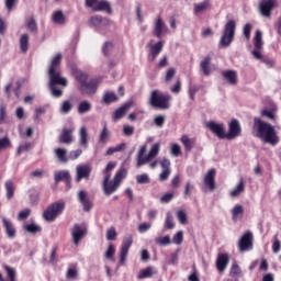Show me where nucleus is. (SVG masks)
Instances as JSON below:
<instances>
[{
	"label": "nucleus",
	"instance_id": "obj_1",
	"mask_svg": "<svg viewBox=\"0 0 281 281\" xmlns=\"http://www.w3.org/2000/svg\"><path fill=\"white\" fill-rule=\"evenodd\" d=\"M63 60V54H57L52 59L50 65L48 67V77H49V83L48 87L50 89V93L54 98H60L63 95V90L58 89L56 87L57 85L59 87H67L68 81L66 78L63 77L60 72V63Z\"/></svg>",
	"mask_w": 281,
	"mask_h": 281
},
{
	"label": "nucleus",
	"instance_id": "obj_2",
	"mask_svg": "<svg viewBox=\"0 0 281 281\" xmlns=\"http://www.w3.org/2000/svg\"><path fill=\"white\" fill-rule=\"evenodd\" d=\"M252 133L255 137L261 139L263 144H270V146H276V144L280 142V137H278V132H276V127L262 121V119L260 117L254 119Z\"/></svg>",
	"mask_w": 281,
	"mask_h": 281
},
{
	"label": "nucleus",
	"instance_id": "obj_3",
	"mask_svg": "<svg viewBox=\"0 0 281 281\" xmlns=\"http://www.w3.org/2000/svg\"><path fill=\"white\" fill-rule=\"evenodd\" d=\"M161 148V144L155 143L148 155H146L147 146L143 145L139 147L137 156H136V168H142V166H146V164H150L157 155H159V149Z\"/></svg>",
	"mask_w": 281,
	"mask_h": 281
},
{
	"label": "nucleus",
	"instance_id": "obj_4",
	"mask_svg": "<svg viewBox=\"0 0 281 281\" xmlns=\"http://www.w3.org/2000/svg\"><path fill=\"white\" fill-rule=\"evenodd\" d=\"M170 100L172 97L168 93H162L159 90H153L149 98V104L154 106V109H170Z\"/></svg>",
	"mask_w": 281,
	"mask_h": 281
},
{
	"label": "nucleus",
	"instance_id": "obj_5",
	"mask_svg": "<svg viewBox=\"0 0 281 281\" xmlns=\"http://www.w3.org/2000/svg\"><path fill=\"white\" fill-rule=\"evenodd\" d=\"M65 211V202H55L49 204L43 212V218L46 223H54Z\"/></svg>",
	"mask_w": 281,
	"mask_h": 281
},
{
	"label": "nucleus",
	"instance_id": "obj_6",
	"mask_svg": "<svg viewBox=\"0 0 281 281\" xmlns=\"http://www.w3.org/2000/svg\"><path fill=\"white\" fill-rule=\"evenodd\" d=\"M234 36H236V21L231 20L224 26V32L220 40L221 47H229L234 42Z\"/></svg>",
	"mask_w": 281,
	"mask_h": 281
},
{
	"label": "nucleus",
	"instance_id": "obj_7",
	"mask_svg": "<svg viewBox=\"0 0 281 281\" xmlns=\"http://www.w3.org/2000/svg\"><path fill=\"white\" fill-rule=\"evenodd\" d=\"M239 251H251L254 249V234L251 232H246L238 241Z\"/></svg>",
	"mask_w": 281,
	"mask_h": 281
},
{
	"label": "nucleus",
	"instance_id": "obj_8",
	"mask_svg": "<svg viewBox=\"0 0 281 281\" xmlns=\"http://www.w3.org/2000/svg\"><path fill=\"white\" fill-rule=\"evenodd\" d=\"M135 101L134 100H130L125 103H123L119 109H116L113 112L112 115V120L114 122H120V120H122V117H124V115H126V113H128V111H131V109H133V106H135Z\"/></svg>",
	"mask_w": 281,
	"mask_h": 281
},
{
	"label": "nucleus",
	"instance_id": "obj_9",
	"mask_svg": "<svg viewBox=\"0 0 281 281\" xmlns=\"http://www.w3.org/2000/svg\"><path fill=\"white\" fill-rule=\"evenodd\" d=\"M206 128H209L213 135H216L218 139H226L225 124L216 123L215 121H209L206 123Z\"/></svg>",
	"mask_w": 281,
	"mask_h": 281
},
{
	"label": "nucleus",
	"instance_id": "obj_10",
	"mask_svg": "<svg viewBox=\"0 0 281 281\" xmlns=\"http://www.w3.org/2000/svg\"><path fill=\"white\" fill-rule=\"evenodd\" d=\"M154 36L156 38H161L164 34H168V25H166V22H164V19H161V15H157L155 22H154Z\"/></svg>",
	"mask_w": 281,
	"mask_h": 281
},
{
	"label": "nucleus",
	"instance_id": "obj_11",
	"mask_svg": "<svg viewBox=\"0 0 281 281\" xmlns=\"http://www.w3.org/2000/svg\"><path fill=\"white\" fill-rule=\"evenodd\" d=\"M117 188H120V186L115 182V180H111V175L104 176L103 191L105 196H111V194L117 192Z\"/></svg>",
	"mask_w": 281,
	"mask_h": 281
},
{
	"label": "nucleus",
	"instance_id": "obj_12",
	"mask_svg": "<svg viewBox=\"0 0 281 281\" xmlns=\"http://www.w3.org/2000/svg\"><path fill=\"white\" fill-rule=\"evenodd\" d=\"M255 49L252 50V56L257 60H262V32L256 31V35L254 38Z\"/></svg>",
	"mask_w": 281,
	"mask_h": 281
},
{
	"label": "nucleus",
	"instance_id": "obj_13",
	"mask_svg": "<svg viewBox=\"0 0 281 281\" xmlns=\"http://www.w3.org/2000/svg\"><path fill=\"white\" fill-rule=\"evenodd\" d=\"M240 123L238 120L233 119L228 124V133H226V139H236L241 133Z\"/></svg>",
	"mask_w": 281,
	"mask_h": 281
},
{
	"label": "nucleus",
	"instance_id": "obj_14",
	"mask_svg": "<svg viewBox=\"0 0 281 281\" xmlns=\"http://www.w3.org/2000/svg\"><path fill=\"white\" fill-rule=\"evenodd\" d=\"M216 169H210L204 176V186L210 190V192H214L216 190Z\"/></svg>",
	"mask_w": 281,
	"mask_h": 281
},
{
	"label": "nucleus",
	"instance_id": "obj_15",
	"mask_svg": "<svg viewBox=\"0 0 281 281\" xmlns=\"http://www.w3.org/2000/svg\"><path fill=\"white\" fill-rule=\"evenodd\" d=\"M132 245H133V236L128 235L122 241L121 252H120L121 265H124V262H126V257L128 256V249H131Z\"/></svg>",
	"mask_w": 281,
	"mask_h": 281
},
{
	"label": "nucleus",
	"instance_id": "obj_16",
	"mask_svg": "<svg viewBox=\"0 0 281 281\" xmlns=\"http://www.w3.org/2000/svg\"><path fill=\"white\" fill-rule=\"evenodd\" d=\"M76 182L80 183L82 179H89L91 177V167L89 165H78L76 167Z\"/></svg>",
	"mask_w": 281,
	"mask_h": 281
},
{
	"label": "nucleus",
	"instance_id": "obj_17",
	"mask_svg": "<svg viewBox=\"0 0 281 281\" xmlns=\"http://www.w3.org/2000/svg\"><path fill=\"white\" fill-rule=\"evenodd\" d=\"M276 8V0H265L259 4V12L261 16L269 19L271 16V11Z\"/></svg>",
	"mask_w": 281,
	"mask_h": 281
},
{
	"label": "nucleus",
	"instance_id": "obj_18",
	"mask_svg": "<svg viewBox=\"0 0 281 281\" xmlns=\"http://www.w3.org/2000/svg\"><path fill=\"white\" fill-rule=\"evenodd\" d=\"M149 47V55H148V60L149 63H155L159 54L164 50V42L160 41L156 44H148Z\"/></svg>",
	"mask_w": 281,
	"mask_h": 281
},
{
	"label": "nucleus",
	"instance_id": "obj_19",
	"mask_svg": "<svg viewBox=\"0 0 281 281\" xmlns=\"http://www.w3.org/2000/svg\"><path fill=\"white\" fill-rule=\"evenodd\" d=\"M80 91L86 95H93L98 91V79H91L80 86Z\"/></svg>",
	"mask_w": 281,
	"mask_h": 281
},
{
	"label": "nucleus",
	"instance_id": "obj_20",
	"mask_svg": "<svg viewBox=\"0 0 281 281\" xmlns=\"http://www.w3.org/2000/svg\"><path fill=\"white\" fill-rule=\"evenodd\" d=\"M2 225L4 227V232L11 240L16 238V228H14V224L7 217H2Z\"/></svg>",
	"mask_w": 281,
	"mask_h": 281
},
{
	"label": "nucleus",
	"instance_id": "obj_21",
	"mask_svg": "<svg viewBox=\"0 0 281 281\" xmlns=\"http://www.w3.org/2000/svg\"><path fill=\"white\" fill-rule=\"evenodd\" d=\"M227 265H229V255L228 254H220L216 259V269L220 273H223L227 269Z\"/></svg>",
	"mask_w": 281,
	"mask_h": 281
},
{
	"label": "nucleus",
	"instance_id": "obj_22",
	"mask_svg": "<svg viewBox=\"0 0 281 281\" xmlns=\"http://www.w3.org/2000/svg\"><path fill=\"white\" fill-rule=\"evenodd\" d=\"M85 234H87V229L86 228H81L80 225L75 224L72 229H71V236H72V241L75 243V245H78V243H80V240H82V237L85 236Z\"/></svg>",
	"mask_w": 281,
	"mask_h": 281
},
{
	"label": "nucleus",
	"instance_id": "obj_23",
	"mask_svg": "<svg viewBox=\"0 0 281 281\" xmlns=\"http://www.w3.org/2000/svg\"><path fill=\"white\" fill-rule=\"evenodd\" d=\"M78 199L81 205H83V211L85 212H91V209L93 207V204L89 200V195L87 194V191H79L78 193Z\"/></svg>",
	"mask_w": 281,
	"mask_h": 281
},
{
	"label": "nucleus",
	"instance_id": "obj_24",
	"mask_svg": "<svg viewBox=\"0 0 281 281\" xmlns=\"http://www.w3.org/2000/svg\"><path fill=\"white\" fill-rule=\"evenodd\" d=\"M75 128H64L61 131V134L59 136L60 144H71L74 142V136L71 134L74 133Z\"/></svg>",
	"mask_w": 281,
	"mask_h": 281
},
{
	"label": "nucleus",
	"instance_id": "obj_25",
	"mask_svg": "<svg viewBox=\"0 0 281 281\" xmlns=\"http://www.w3.org/2000/svg\"><path fill=\"white\" fill-rule=\"evenodd\" d=\"M54 179L55 183H60V181L69 183V181H71V173H69V170L55 171Z\"/></svg>",
	"mask_w": 281,
	"mask_h": 281
},
{
	"label": "nucleus",
	"instance_id": "obj_26",
	"mask_svg": "<svg viewBox=\"0 0 281 281\" xmlns=\"http://www.w3.org/2000/svg\"><path fill=\"white\" fill-rule=\"evenodd\" d=\"M232 221H234V223H238V221H241L243 216L245 215V207H243V205L240 204H236L232 211Z\"/></svg>",
	"mask_w": 281,
	"mask_h": 281
},
{
	"label": "nucleus",
	"instance_id": "obj_27",
	"mask_svg": "<svg viewBox=\"0 0 281 281\" xmlns=\"http://www.w3.org/2000/svg\"><path fill=\"white\" fill-rule=\"evenodd\" d=\"M25 27L31 34H38V22H36V18L34 15H31L25 21Z\"/></svg>",
	"mask_w": 281,
	"mask_h": 281
},
{
	"label": "nucleus",
	"instance_id": "obj_28",
	"mask_svg": "<svg viewBox=\"0 0 281 281\" xmlns=\"http://www.w3.org/2000/svg\"><path fill=\"white\" fill-rule=\"evenodd\" d=\"M212 57L206 56L200 61V69L204 74V76H210L212 74Z\"/></svg>",
	"mask_w": 281,
	"mask_h": 281
},
{
	"label": "nucleus",
	"instance_id": "obj_29",
	"mask_svg": "<svg viewBox=\"0 0 281 281\" xmlns=\"http://www.w3.org/2000/svg\"><path fill=\"white\" fill-rule=\"evenodd\" d=\"M79 145L82 148H89V132L86 126H82L79 131Z\"/></svg>",
	"mask_w": 281,
	"mask_h": 281
},
{
	"label": "nucleus",
	"instance_id": "obj_30",
	"mask_svg": "<svg viewBox=\"0 0 281 281\" xmlns=\"http://www.w3.org/2000/svg\"><path fill=\"white\" fill-rule=\"evenodd\" d=\"M3 269L7 273V279H4L3 274L0 272V281H16V269L10 266H3Z\"/></svg>",
	"mask_w": 281,
	"mask_h": 281
},
{
	"label": "nucleus",
	"instance_id": "obj_31",
	"mask_svg": "<svg viewBox=\"0 0 281 281\" xmlns=\"http://www.w3.org/2000/svg\"><path fill=\"white\" fill-rule=\"evenodd\" d=\"M222 76L229 85H236V82H238V72H236V70H224Z\"/></svg>",
	"mask_w": 281,
	"mask_h": 281
},
{
	"label": "nucleus",
	"instance_id": "obj_32",
	"mask_svg": "<svg viewBox=\"0 0 281 281\" xmlns=\"http://www.w3.org/2000/svg\"><path fill=\"white\" fill-rule=\"evenodd\" d=\"M72 75L75 80L79 82L80 87H82V85H85V82H87V80L89 79V76H87V74L82 72V70L78 68H72Z\"/></svg>",
	"mask_w": 281,
	"mask_h": 281
},
{
	"label": "nucleus",
	"instance_id": "obj_33",
	"mask_svg": "<svg viewBox=\"0 0 281 281\" xmlns=\"http://www.w3.org/2000/svg\"><path fill=\"white\" fill-rule=\"evenodd\" d=\"M94 12H106L108 14H111L113 12V9H111V3L106 0H99L97 3V9Z\"/></svg>",
	"mask_w": 281,
	"mask_h": 281
},
{
	"label": "nucleus",
	"instance_id": "obj_34",
	"mask_svg": "<svg viewBox=\"0 0 281 281\" xmlns=\"http://www.w3.org/2000/svg\"><path fill=\"white\" fill-rule=\"evenodd\" d=\"M245 192V180L240 179L237 186L231 191L229 196L232 199L238 198L239 194Z\"/></svg>",
	"mask_w": 281,
	"mask_h": 281
},
{
	"label": "nucleus",
	"instance_id": "obj_35",
	"mask_svg": "<svg viewBox=\"0 0 281 281\" xmlns=\"http://www.w3.org/2000/svg\"><path fill=\"white\" fill-rule=\"evenodd\" d=\"M20 49L23 54H27V49H30V35L27 33L20 37Z\"/></svg>",
	"mask_w": 281,
	"mask_h": 281
},
{
	"label": "nucleus",
	"instance_id": "obj_36",
	"mask_svg": "<svg viewBox=\"0 0 281 281\" xmlns=\"http://www.w3.org/2000/svg\"><path fill=\"white\" fill-rule=\"evenodd\" d=\"M117 100H120L117 94H115V92H111V91L105 92L102 98L103 104H111L113 102H117Z\"/></svg>",
	"mask_w": 281,
	"mask_h": 281
},
{
	"label": "nucleus",
	"instance_id": "obj_37",
	"mask_svg": "<svg viewBox=\"0 0 281 281\" xmlns=\"http://www.w3.org/2000/svg\"><path fill=\"white\" fill-rule=\"evenodd\" d=\"M52 21L56 25H65L66 20H65V14H63V11L53 12Z\"/></svg>",
	"mask_w": 281,
	"mask_h": 281
},
{
	"label": "nucleus",
	"instance_id": "obj_38",
	"mask_svg": "<svg viewBox=\"0 0 281 281\" xmlns=\"http://www.w3.org/2000/svg\"><path fill=\"white\" fill-rule=\"evenodd\" d=\"M180 142L183 144L184 150L187 153H190L192 150V148H194L195 140L192 138H189L187 135H183L181 137Z\"/></svg>",
	"mask_w": 281,
	"mask_h": 281
},
{
	"label": "nucleus",
	"instance_id": "obj_39",
	"mask_svg": "<svg viewBox=\"0 0 281 281\" xmlns=\"http://www.w3.org/2000/svg\"><path fill=\"white\" fill-rule=\"evenodd\" d=\"M155 272V269L153 267H147L146 269H143L137 274L138 280H146V278H153Z\"/></svg>",
	"mask_w": 281,
	"mask_h": 281
},
{
	"label": "nucleus",
	"instance_id": "obj_40",
	"mask_svg": "<svg viewBox=\"0 0 281 281\" xmlns=\"http://www.w3.org/2000/svg\"><path fill=\"white\" fill-rule=\"evenodd\" d=\"M193 8L194 14H201V12H205V10L210 8V0H204L203 2L195 3Z\"/></svg>",
	"mask_w": 281,
	"mask_h": 281
},
{
	"label": "nucleus",
	"instance_id": "obj_41",
	"mask_svg": "<svg viewBox=\"0 0 281 281\" xmlns=\"http://www.w3.org/2000/svg\"><path fill=\"white\" fill-rule=\"evenodd\" d=\"M4 188H5L8 201H11V199H14V182L12 180L5 181Z\"/></svg>",
	"mask_w": 281,
	"mask_h": 281
},
{
	"label": "nucleus",
	"instance_id": "obj_42",
	"mask_svg": "<svg viewBox=\"0 0 281 281\" xmlns=\"http://www.w3.org/2000/svg\"><path fill=\"white\" fill-rule=\"evenodd\" d=\"M55 155L60 164H67L69 161V159L67 158V149L65 148L55 149Z\"/></svg>",
	"mask_w": 281,
	"mask_h": 281
},
{
	"label": "nucleus",
	"instance_id": "obj_43",
	"mask_svg": "<svg viewBox=\"0 0 281 281\" xmlns=\"http://www.w3.org/2000/svg\"><path fill=\"white\" fill-rule=\"evenodd\" d=\"M111 137V132L109 131V127L106 124L103 126L100 135H99V143L100 144H106L109 142V138Z\"/></svg>",
	"mask_w": 281,
	"mask_h": 281
},
{
	"label": "nucleus",
	"instance_id": "obj_44",
	"mask_svg": "<svg viewBox=\"0 0 281 281\" xmlns=\"http://www.w3.org/2000/svg\"><path fill=\"white\" fill-rule=\"evenodd\" d=\"M66 278L68 280H78V266L77 265H72L68 268V270L66 272Z\"/></svg>",
	"mask_w": 281,
	"mask_h": 281
},
{
	"label": "nucleus",
	"instance_id": "obj_45",
	"mask_svg": "<svg viewBox=\"0 0 281 281\" xmlns=\"http://www.w3.org/2000/svg\"><path fill=\"white\" fill-rule=\"evenodd\" d=\"M104 259L111 260V262H115V246H113V244L108 246V249L104 254Z\"/></svg>",
	"mask_w": 281,
	"mask_h": 281
},
{
	"label": "nucleus",
	"instance_id": "obj_46",
	"mask_svg": "<svg viewBox=\"0 0 281 281\" xmlns=\"http://www.w3.org/2000/svg\"><path fill=\"white\" fill-rule=\"evenodd\" d=\"M201 89H203V86H201V85L190 86L189 90H188L190 100L194 101L196 98V93H199V91H201Z\"/></svg>",
	"mask_w": 281,
	"mask_h": 281
},
{
	"label": "nucleus",
	"instance_id": "obj_47",
	"mask_svg": "<svg viewBox=\"0 0 281 281\" xmlns=\"http://www.w3.org/2000/svg\"><path fill=\"white\" fill-rule=\"evenodd\" d=\"M77 111L80 115H83V113H89V111H91V103L89 101L80 102Z\"/></svg>",
	"mask_w": 281,
	"mask_h": 281
},
{
	"label": "nucleus",
	"instance_id": "obj_48",
	"mask_svg": "<svg viewBox=\"0 0 281 281\" xmlns=\"http://www.w3.org/2000/svg\"><path fill=\"white\" fill-rule=\"evenodd\" d=\"M32 143H24L19 145L18 149H16V156L21 157V155H23V153H30V150H32Z\"/></svg>",
	"mask_w": 281,
	"mask_h": 281
},
{
	"label": "nucleus",
	"instance_id": "obj_49",
	"mask_svg": "<svg viewBox=\"0 0 281 281\" xmlns=\"http://www.w3.org/2000/svg\"><path fill=\"white\" fill-rule=\"evenodd\" d=\"M155 243L159 245V247H168L172 241L170 240V236L167 235L164 237H156Z\"/></svg>",
	"mask_w": 281,
	"mask_h": 281
},
{
	"label": "nucleus",
	"instance_id": "obj_50",
	"mask_svg": "<svg viewBox=\"0 0 281 281\" xmlns=\"http://www.w3.org/2000/svg\"><path fill=\"white\" fill-rule=\"evenodd\" d=\"M165 227L167 229H175V218L172 217V214H170V212L166 214Z\"/></svg>",
	"mask_w": 281,
	"mask_h": 281
},
{
	"label": "nucleus",
	"instance_id": "obj_51",
	"mask_svg": "<svg viewBox=\"0 0 281 281\" xmlns=\"http://www.w3.org/2000/svg\"><path fill=\"white\" fill-rule=\"evenodd\" d=\"M126 177V169H121L119 170L114 178H113V181L117 183V186L120 187L121 183H122V180Z\"/></svg>",
	"mask_w": 281,
	"mask_h": 281
},
{
	"label": "nucleus",
	"instance_id": "obj_52",
	"mask_svg": "<svg viewBox=\"0 0 281 281\" xmlns=\"http://www.w3.org/2000/svg\"><path fill=\"white\" fill-rule=\"evenodd\" d=\"M5 148H12V142L8 136L0 138V153L5 150Z\"/></svg>",
	"mask_w": 281,
	"mask_h": 281
},
{
	"label": "nucleus",
	"instance_id": "obj_53",
	"mask_svg": "<svg viewBox=\"0 0 281 281\" xmlns=\"http://www.w3.org/2000/svg\"><path fill=\"white\" fill-rule=\"evenodd\" d=\"M74 109V104H71V101L66 100L61 103V106L59 109L60 113L67 114Z\"/></svg>",
	"mask_w": 281,
	"mask_h": 281
},
{
	"label": "nucleus",
	"instance_id": "obj_54",
	"mask_svg": "<svg viewBox=\"0 0 281 281\" xmlns=\"http://www.w3.org/2000/svg\"><path fill=\"white\" fill-rule=\"evenodd\" d=\"M90 23L94 26H98V25H102L104 23H108V20L106 19H103L102 16L100 15H94L92 18H90Z\"/></svg>",
	"mask_w": 281,
	"mask_h": 281
},
{
	"label": "nucleus",
	"instance_id": "obj_55",
	"mask_svg": "<svg viewBox=\"0 0 281 281\" xmlns=\"http://www.w3.org/2000/svg\"><path fill=\"white\" fill-rule=\"evenodd\" d=\"M24 229H26L29 232V234H38V232H41V226H38L37 224H27L24 226Z\"/></svg>",
	"mask_w": 281,
	"mask_h": 281
},
{
	"label": "nucleus",
	"instance_id": "obj_56",
	"mask_svg": "<svg viewBox=\"0 0 281 281\" xmlns=\"http://www.w3.org/2000/svg\"><path fill=\"white\" fill-rule=\"evenodd\" d=\"M177 218L181 225L188 224V214H186V211H178Z\"/></svg>",
	"mask_w": 281,
	"mask_h": 281
},
{
	"label": "nucleus",
	"instance_id": "obj_57",
	"mask_svg": "<svg viewBox=\"0 0 281 281\" xmlns=\"http://www.w3.org/2000/svg\"><path fill=\"white\" fill-rule=\"evenodd\" d=\"M135 134V127L133 125H123V135L125 137H132Z\"/></svg>",
	"mask_w": 281,
	"mask_h": 281
},
{
	"label": "nucleus",
	"instance_id": "obj_58",
	"mask_svg": "<svg viewBox=\"0 0 281 281\" xmlns=\"http://www.w3.org/2000/svg\"><path fill=\"white\" fill-rule=\"evenodd\" d=\"M170 155H172V157H179V155H181V146L177 143L172 144Z\"/></svg>",
	"mask_w": 281,
	"mask_h": 281
},
{
	"label": "nucleus",
	"instance_id": "obj_59",
	"mask_svg": "<svg viewBox=\"0 0 281 281\" xmlns=\"http://www.w3.org/2000/svg\"><path fill=\"white\" fill-rule=\"evenodd\" d=\"M136 182L139 184L149 183L150 177H148V173L138 175L136 176Z\"/></svg>",
	"mask_w": 281,
	"mask_h": 281
},
{
	"label": "nucleus",
	"instance_id": "obj_60",
	"mask_svg": "<svg viewBox=\"0 0 281 281\" xmlns=\"http://www.w3.org/2000/svg\"><path fill=\"white\" fill-rule=\"evenodd\" d=\"M176 75H177V69L169 68L165 75V82H170V80H172V78H175Z\"/></svg>",
	"mask_w": 281,
	"mask_h": 281
},
{
	"label": "nucleus",
	"instance_id": "obj_61",
	"mask_svg": "<svg viewBox=\"0 0 281 281\" xmlns=\"http://www.w3.org/2000/svg\"><path fill=\"white\" fill-rule=\"evenodd\" d=\"M117 238V232L115 227H111L106 231V240H115Z\"/></svg>",
	"mask_w": 281,
	"mask_h": 281
},
{
	"label": "nucleus",
	"instance_id": "obj_62",
	"mask_svg": "<svg viewBox=\"0 0 281 281\" xmlns=\"http://www.w3.org/2000/svg\"><path fill=\"white\" fill-rule=\"evenodd\" d=\"M175 245H181L183 243V231H179L172 238Z\"/></svg>",
	"mask_w": 281,
	"mask_h": 281
},
{
	"label": "nucleus",
	"instance_id": "obj_63",
	"mask_svg": "<svg viewBox=\"0 0 281 281\" xmlns=\"http://www.w3.org/2000/svg\"><path fill=\"white\" fill-rule=\"evenodd\" d=\"M240 273H243L240 267L238 266V263L234 262L231 268V276H233L234 278L236 276H240Z\"/></svg>",
	"mask_w": 281,
	"mask_h": 281
},
{
	"label": "nucleus",
	"instance_id": "obj_64",
	"mask_svg": "<svg viewBox=\"0 0 281 281\" xmlns=\"http://www.w3.org/2000/svg\"><path fill=\"white\" fill-rule=\"evenodd\" d=\"M172 199H175L173 192L166 193L160 198V203H170Z\"/></svg>",
	"mask_w": 281,
	"mask_h": 281
}]
</instances>
